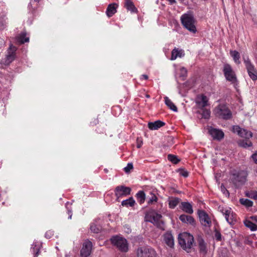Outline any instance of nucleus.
I'll list each match as a JSON object with an SVG mask.
<instances>
[{"instance_id": "f257e3e1", "label": "nucleus", "mask_w": 257, "mask_h": 257, "mask_svg": "<svg viewBox=\"0 0 257 257\" xmlns=\"http://www.w3.org/2000/svg\"><path fill=\"white\" fill-rule=\"evenodd\" d=\"M178 241L182 248L189 252L193 246L194 237L189 233L183 232L179 235Z\"/></svg>"}, {"instance_id": "f03ea898", "label": "nucleus", "mask_w": 257, "mask_h": 257, "mask_svg": "<svg viewBox=\"0 0 257 257\" xmlns=\"http://www.w3.org/2000/svg\"><path fill=\"white\" fill-rule=\"evenodd\" d=\"M181 20L183 26L190 32L195 33L196 28L195 26V19L191 14H185L182 16Z\"/></svg>"}, {"instance_id": "7ed1b4c3", "label": "nucleus", "mask_w": 257, "mask_h": 257, "mask_svg": "<svg viewBox=\"0 0 257 257\" xmlns=\"http://www.w3.org/2000/svg\"><path fill=\"white\" fill-rule=\"evenodd\" d=\"M247 173L241 171L232 174L230 180L235 187L238 188L244 184L246 180Z\"/></svg>"}, {"instance_id": "20e7f679", "label": "nucleus", "mask_w": 257, "mask_h": 257, "mask_svg": "<svg viewBox=\"0 0 257 257\" xmlns=\"http://www.w3.org/2000/svg\"><path fill=\"white\" fill-rule=\"evenodd\" d=\"M214 113L216 116L223 119H229L232 117L231 111L224 104H219L216 107Z\"/></svg>"}, {"instance_id": "39448f33", "label": "nucleus", "mask_w": 257, "mask_h": 257, "mask_svg": "<svg viewBox=\"0 0 257 257\" xmlns=\"http://www.w3.org/2000/svg\"><path fill=\"white\" fill-rule=\"evenodd\" d=\"M112 244L120 251L126 252L128 250L127 241L123 237L118 236H113L111 238Z\"/></svg>"}, {"instance_id": "423d86ee", "label": "nucleus", "mask_w": 257, "mask_h": 257, "mask_svg": "<svg viewBox=\"0 0 257 257\" xmlns=\"http://www.w3.org/2000/svg\"><path fill=\"white\" fill-rule=\"evenodd\" d=\"M137 257H158L156 251L152 247H139L136 249Z\"/></svg>"}, {"instance_id": "0eeeda50", "label": "nucleus", "mask_w": 257, "mask_h": 257, "mask_svg": "<svg viewBox=\"0 0 257 257\" xmlns=\"http://www.w3.org/2000/svg\"><path fill=\"white\" fill-rule=\"evenodd\" d=\"M223 71L227 80L231 82L232 84H235L236 82V77L230 65L228 64H224Z\"/></svg>"}, {"instance_id": "6e6552de", "label": "nucleus", "mask_w": 257, "mask_h": 257, "mask_svg": "<svg viewBox=\"0 0 257 257\" xmlns=\"http://www.w3.org/2000/svg\"><path fill=\"white\" fill-rule=\"evenodd\" d=\"M244 63L245 65L246 69L248 72L250 78L253 80H257V71L256 70L254 65L251 63L248 58H244Z\"/></svg>"}, {"instance_id": "1a4fd4ad", "label": "nucleus", "mask_w": 257, "mask_h": 257, "mask_svg": "<svg viewBox=\"0 0 257 257\" xmlns=\"http://www.w3.org/2000/svg\"><path fill=\"white\" fill-rule=\"evenodd\" d=\"M17 48L15 46L10 45L8 50V54L2 60V63L5 65H9L15 59V52Z\"/></svg>"}, {"instance_id": "9d476101", "label": "nucleus", "mask_w": 257, "mask_h": 257, "mask_svg": "<svg viewBox=\"0 0 257 257\" xmlns=\"http://www.w3.org/2000/svg\"><path fill=\"white\" fill-rule=\"evenodd\" d=\"M92 243L87 239L83 243L82 247L80 250V257H88L91 252Z\"/></svg>"}, {"instance_id": "9b49d317", "label": "nucleus", "mask_w": 257, "mask_h": 257, "mask_svg": "<svg viewBox=\"0 0 257 257\" xmlns=\"http://www.w3.org/2000/svg\"><path fill=\"white\" fill-rule=\"evenodd\" d=\"M232 131L234 133H237L240 137L245 138V139H250L252 137V134L251 132L242 128L238 125L233 126Z\"/></svg>"}, {"instance_id": "f8f14e48", "label": "nucleus", "mask_w": 257, "mask_h": 257, "mask_svg": "<svg viewBox=\"0 0 257 257\" xmlns=\"http://www.w3.org/2000/svg\"><path fill=\"white\" fill-rule=\"evenodd\" d=\"M198 214L200 222L202 225L210 227L211 225V221L207 213L203 210H198Z\"/></svg>"}, {"instance_id": "ddd939ff", "label": "nucleus", "mask_w": 257, "mask_h": 257, "mask_svg": "<svg viewBox=\"0 0 257 257\" xmlns=\"http://www.w3.org/2000/svg\"><path fill=\"white\" fill-rule=\"evenodd\" d=\"M131 191V188L123 185L118 186L115 189V195L118 196L130 195Z\"/></svg>"}, {"instance_id": "4468645a", "label": "nucleus", "mask_w": 257, "mask_h": 257, "mask_svg": "<svg viewBox=\"0 0 257 257\" xmlns=\"http://www.w3.org/2000/svg\"><path fill=\"white\" fill-rule=\"evenodd\" d=\"M164 242L170 247H173L174 245V237L170 231H167L163 235Z\"/></svg>"}, {"instance_id": "2eb2a0df", "label": "nucleus", "mask_w": 257, "mask_h": 257, "mask_svg": "<svg viewBox=\"0 0 257 257\" xmlns=\"http://www.w3.org/2000/svg\"><path fill=\"white\" fill-rule=\"evenodd\" d=\"M162 215L156 212L153 213L150 216L149 221L153 223L158 227H161L162 221L161 218Z\"/></svg>"}, {"instance_id": "dca6fc26", "label": "nucleus", "mask_w": 257, "mask_h": 257, "mask_svg": "<svg viewBox=\"0 0 257 257\" xmlns=\"http://www.w3.org/2000/svg\"><path fill=\"white\" fill-rule=\"evenodd\" d=\"M208 101L207 97L204 95H202L200 96H198L196 100V103L197 105V107L202 109L208 105Z\"/></svg>"}, {"instance_id": "f3484780", "label": "nucleus", "mask_w": 257, "mask_h": 257, "mask_svg": "<svg viewBox=\"0 0 257 257\" xmlns=\"http://www.w3.org/2000/svg\"><path fill=\"white\" fill-rule=\"evenodd\" d=\"M209 132L214 139L220 140L224 137V133L221 130L216 128H211L209 131Z\"/></svg>"}, {"instance_id": "a211bd4d", "label": "nucleus", "mask_w": 257, "mask_h": 257, "mask_svg": "<svg viewBox=\"0 0 257 257\" xmlns=\"http://www.w3.org/2000/svg\"><path fill=\"white\" fill-rule=\"evenodd\" d=\"M179 219L183 223H187L194 226L196 224L195 219L191 216L182 214L179 216Z\"/></svg>"}, {"instance_id": "6ab92c4d", "label": "nucleus", "mask_w": 257, "mask_h": 257, "mask_svg": "<svg viewBox=\"0 0 257 257\" xmlns=\"http://www.w3.org/2000/svg\"><path fill=\"white\" fill-rule=\"evenodd\" d=\"M118 5L116 3H112L108 5L106 11V15L109 18L112 17L116 13V9Z\"/></svg>"}, {"instance_id": "aec40b11", "label": "nucleus", "mask_w": 257, "mask_h": 257, "mask_svg": "<svg viewBox=\"0 0 257 257\" xmlns=\"http://www.w3.org/2000/svg\"><path fill=\"white\" fill-rule=\"evenodd\" d=\"M185 53L183 50L175 48L172 51L171 60H174L176 59L177 58H181L183 57Z\"/></svg>"}, {"instance_id": "412c9836", "label": "nucleus", "mask_w": 257, "mask_h": 257, "mask_svg": "<svg viewBox=\"0 0 257 257\" xmlns=\"http://www.w3.org/2000/svg\"><path fill=\"white\" fill-rule=\"evenodd\" d=\"M180 208L184 212L188 214H192L193 210L192 205L188 202H182Z\"/></svg>"}, {"instance_id": "4be33fe9", "label": "nucleus", "mask_w": 257, "mask_h": 257, "mask_svg": "<svg viewBox=\"0 0 257 257\" xmlns=\"http://www.w3.org/2000/svg\"><path fill=\"white\" fill-rule=\"evenodd\" d=\"M197 240L198 243L200 251L204 254H206L207 252L206 244L202 236H198Z\"/></svg>"}, {"instance_id": "5701e85b", "label": "nucleus", "mask_w": 257, "mask_h": 257, "mask_svg": "<svg viewBox=\"0 0 257 257\" xmlns=\"http://www.w3.org/2000/svg\"><path fill=\"white\" fill-rule=\"evenodd\" d=\"M124 7L127 11H131L132 13H137L138 12L134 3L131 0H125Z\"/></svg>"}, {"instance_id": "b1692460", "label": "nucleus", "mask_w": 257, "mask_h": 257, "mask_svg": "<svg viewBox=\"0 0 257 257\" xmlns=\"http://www.w3.org/2000/svg\"><path fill=\"white\" fill-rule=\"evenodd\" d=\"M165 122L161 120L148 123V127L151 130H157L165 125Z\"/></svg>"}, {"instance_id": "393cba45", "label": "nucleus", "mask_w": 257, "mask_h": 257, "mask_svg": "<svg viewBox=\"0 0 257 257\" xmlns=\"http://www.w3.org/2000/svg\"><path fill=\"white\" fill-rule=\"evenodd\" d=\"M224 216L226 220L230 224H233L235 220L233 213L231 212L230 210L226 209L224 212Z\"/></svg>"}, {"instance_id": "a878e982", "label": "nucleus", "mask_w": 257, "mask_h": 257, "mask_svg": "<svg viewBox=\"0 0 257 257\" xmlns=\"http://www.w3.org/2000/svg\"><path fill=\"white\" fill-rule=\"evenodd\" d=\"M249 139H246L245 140H240L237 142L238 145L243 148H247L252 146V144L249 140Z\"/></svg>"}, {"instance_id": "bb28decb", "label": "nucleus", "mask_w": 257, "mask_h": 257, "mask_svg": "<svg viewBox=\"0 0 257 257\" xmlns=\"http://www.w3.org/2000/svg\"><path fill=\"white\" fill-rule=\"evenodd\" d=\"M165 104L167 105L170 109L175 112H177L178 109L176 106L173 103V102L167 97H164Z\"/></svg>"}, {"instance_id": "cd10ccee", "label": "nucleus", "mask_w": 257, "mask_h": 257, "mask_svg": "<svg viewBox=\"0 0 257 257\" xmlns=\"http://www.w3.org/2000/svg\"><path fill=\"white\" fill-rule=\"evenodd\" d=\"M17 40L20 44H22L25 42H29V37H26V34L25 33H22L17 36Z\"/></svg>"}, {"instance_id": "c85d7f7f", "label": "nucleus", "mask_w": 257, "mask_h": 257, "mask_svg": "<svg viewBox=\"0 0 257 257\" xmlns=\"http://www.w3.org/2000/svg\"><path fill=\"white\" fill-rule=\"evenodd\" d=\"M180 199L177 197H171L169 199V205L170 208H174L180 202Z\"/></svg>"}, {"instance_id": "c756f323", "label": "nucleus", "mask_w": 257, "mask_h": 257, "mask_svg": "<svg viewBox=\"0 0 257 257\" xmlns=\"http://www.w3.org/2000/svg\"><path fill=\"white\" fill-rule=\"evenodd\" d=\"M135 201L133 197L123 200L121 202V205L123 206H131L133 207L135 205Z\"/></svg>"}, {"instance_id": "7c9ffc66", "label": "nucleus", "mask_w": 257, "mask_h": 257, "mask_svg": "<svg viewBox=\"0 0 257 257\" xmlns=\"http://www.w3.org/2000/svg\"><path fill=\"white\" fill-rule=\"evenodd\" d=\"M230 54L231 56V57H232L234 62L236 64H239L240 63V62L239 61L240 54L237 51H236L235 50L230 51Z\"/></svg>"}, {"instance_id": "2f4dec72", "label": "nucleus", "mask_w": 257, "mask_h": 257, "mask_svg": "<svg viewBox=\"0 0 257 257\" xmlns=\"http://www.w3.org/2000/svg\"><path fill=\"white\" fill-rule=\"evenodd\" d=\"M244 223L245 226L249 228L251 231H255L257 230V225L251 221L246 220L244 221Z\"/></svg>"}, {"instance_id": "473e14b6", "label": "nucleus", "mask_w": 257, "mask_h": 257, "mask_svg": "<svg viewBox=\"0 0 257 257\" xmlns=\"http://www.w3.org/2000/svg\"><path fill=\"white\" fill-rule=\"evenodd\" d=\"M239 202L241 204L247 207H251L253 205L252 201L247 199L241 198L239 199Z\"/></svg>"}, {"instance_id": "72a5a7b5", "label": "nucleus", "mask_w": 257, "mask_h": 257, "mask_svg": "<svg viewBox=\"0 0 257 257\" xmlns=\"http://www.w3.org/2000/svg\"><path fill=\"white\" fill-rule=\"evenodd\" d=\"M145 197V194L143 191H140L137 194V197L140 204L144 202L146 198Z\"/></svg>"}, {"instance_id": "f704fd0d", "label": "nucleus", "mask_w": 257, "mask_h": 257, "mask_svg": "<svg viewBox=\"0 0 257 257\" xmlns=\"http://www.w3.org/2000/svg\"><path fill=\"white\" fill-rule=\"evenodd\" d=\"M167 158L169 161L175 164H177L180 161L177 156L172 154H169Z\"/></svg>"}, {"instance_id": "c9c22d12", "label": "nucleus", "mask_w": 257, "mask_h": 257, "mask_svg": "<svg viewBox=\"0 0 257 257\" xmlns=\"http://www.w3.org/2000/svg\"><path fill=\"white\" fill-rule=\"evenodd\" d=\"M202 117L205 119H208L210 116V111L206 108H202Z\"/></svg>"}, {"instance_id": "e433bc0d", "label": "nucleus", "mask_w": 257, "mask_h": 257, "mask_svg": "<svg viewBox=\"0 0 257 257\" xmlns=\"http://www.w3.org/2000/svg\"><path fill=\"white\" fill-rule=\"evenodd\" d=\"M180 77L182 78V79L184 80L187 76V70L185 68L182 67L180 68Z\"/></svg>"}, {"instance_id": "4c0bfd02", "label": "nucleus", "mask_w": 257, "mask_h": 257, "mask_svg": "<svg viewBox=\"0 0 257 257\" xmlns=\"http://www.w3.org/2000/svg\"><path fill=\"white\" fill-rule=\"evenodd\" d=\"M90 230L93 232L97 233L100 231V228L95 224H92L90 226Z\"/></svg>"}, {"instance_id": "58836bf2", "label": "nucleus", "mask_w": 257, "mask_h": 257, "mask_svg": "<svg viewBox=\"0 0 257 257\" xmlns=\"http://www.w3.org/2000/svg\"><path fill=\"white\" fill-rule=\"evenodd\" d=\"M255 193L256 191H246L245 192V196L247 197L255 199Z\"/></svg>"}, {"instance_id": "ea45409f", "label": "nucleus", "mask_w": 257, "mask_h": 257, "mask_svg": "<svg viewBox=\"0 0 257 257\" xmlns=\"http://www.w3.org/2000/svg\"><path fill=\"white\" fill-rule=\"evenodd\" d=\"M33 248V251L34 254V257H37L38 255L39 254V246H37L36 245H35L33 244L32 245Z\"/></svg>"}, {"instance_id": "a19ab883", "label": "nucleus", "mask_w": 257, "mask_h": 257, "mask_svg": "<svg viewBox=\"0 0 257 257\" xmlns=\"http://www.w3.org/2000/svg\"><path fill=\"white\" fill-rule=\"evenodd\" d=\"M178 172L181 176L184 177H187L188 176V172L183 169H179Z\"/></svg>"}, {"instance_id": "79ce46f5", "label": "nucleus", "mask_w": 257, "mask_h": 257, "mask_svg": "<svg viewBox=\"0 0 257 257\" xmlns=\"http://www.w3.org/2000/svg\"><path fill=\"white\" fill-rule=\"evenodd\" d=\"M133 164L131 163H128L127 166L125 167H124V171L126 173H128L131 170L133 169Z\"/></svg>"}, {"instance_id": "37998d69", "label": "nucleus", "mask_w": 257, "mask_h": 257, "mask_svg": "<svg viewBox=\"0 0 257 257\" xmlns=\"http://www.w3.org/2000/svg\"><path fill=\"white\" fill-rule=\"evenodd\" d=\"M220 189H221V192L224 194H225L226 196H229V193L228 191L226 189V188L225 187V186L223 185H222V184L221 185V186L220 187Z\"/></svg>"}, {"instance_id": "c03bdc74", "label": "nucleus", "mask_w": 257, "mask_h": 257, "mask_svg": "<svg viewBox=\"0 0 257 257\" xmlns=\"http://www.w3.org/2000/svg\"><path fill=\"white\" fill-rule=\"evenodd\" d=\"M214 237L216 240L217 241H220L221 240V234L217 230H215V231Z\"/></svg>"}, {"instance_id": "a18cd8bd", "label": "nucleus", "mask_w": 257, "mask_h": 257, "mask_svg": "<svg viewBox=\"0 0 257 257\" xmlns=\"http://www.w3.org/2000/svg\"><path fill=\"white\" fill-rule=\"evenodd\" d=\"M157 199L158 198L155 195L152 194V197L150 198L149 200L148 201V203L152 204L154 202H157Z\"/></svg>"}, {"instance_id": "49530a36", "label": "nucleus", "mask_w": 257, "mask_h": 257, "mask_svg": "<svg viewBox=\"0 0 257 257\" xmlns=\"http://www.w3.org/2000/svg\"><path fill=\"white\" fill-rule=\"evenodd\" d=\"M6 25V22L4 19V18H0V30H2L4 28L5 26Z\"/></svg>"}, {"instance_id": "de8ad7c7", "label": "nucleus", "mask_w": 257, "mask_h": 257, "mask_svg": "<svg viewBox=\"0 0 257 257\" xmlns=\"http://www.w3.org/2000/svg\"><path fill=\"white\" fill-rule=\"evenodd\" d=\"M251 158L253 161L257 164V152L251 156Z\"/></svg>"}, {"instance_id": "09e8293b", "label": "nucleus", "mask_w": 257, "mask_h": 257, "mask_svg": "<svg viewBox=\"0 0 257 257\" xmlns=\"http://www.w3.org/2000/svg\"><path fill=\"white\" fill-rule=\"evenodd\" d=\"M5 41L3 39L0 38V48L5 45Z\"/></svg>"}, {"instance_id": "8fccbe9b", "label": "nucleus", "mask_w": 257, "mask_h": 257, "mask_svg": "<svg viewBox=\"0 0 257 257\" xmlns=\"http://www.w3.org/2000/svg\"><path fill=\"white\" fill-rule=\"evenodd\" d=\"M250 219L252 220V221L257 222V216H252L250 217Z\"/></svg>"}, {"instance_id": "3c124183", "label": "nucleus", "mask_w": 257, "mask_h": 257, "mask_svg": "<svg viewBox=\"0 0 257 257\" xmlns=\"http://www.w3.org/2000/svg\"><path fill=\"white\" fill-rule=\"evenodd\" d=\"M219 209H220V211L223 213V214L224 215V212L226 209H224L223 207H219Z\"/></svg>"}, {"instance_id": "603ef678", "label": "nucleus", "mask_w": 257, "mask_h": 257, "mask_svg": "<svg viewBox=\"0 0 257 257\" xmlns=\"http://www.w3.org/2000/svg\"><path fill=\"white\" fill-rule=\"evenodd\" d=\"M142 77L145 80H147L148 79V76L147 75L143 74L142 75Z\"/></svg>"}, {"instance_id": "864d4df0", "label": "nucleus", "mask_w": 257, "mask_h": 257, "mask_svg": "<svg viewBox=\"0 0 257 257\" xmlns=\"http://www.w3.org/2000/svg\"><path fill=\"white\" fill-rule=\"evenodd\" d=\"M68 214H69V218L71 219L72 216L71 211L69 210Z\"/></svg>"}, {"instance_id": "5fc2aeb1", "label": "nucleus", "mask_w": 257, "mask_h": 257, "mask_svg": "<svg viewBox=\"0 0 257 257\" xmlns=\"http://www.w3.org/2000/svg\"><path fill=\"white\" fill-rule=\"evenodd\" d=\"M141 147V144H138V145H137V147H138V148H140Z\"/></svg>"}, {"instance_id": "6e6d98bb", "label": "nucleus", "mask_w": 257, "mask_h": 257, "mask_svg": "<svg viewBox=\"0 0 257 257\" xmlns=\"http://www.w3.org/2000/svg\"><path fill=\"white\" fill-rule=\"evenodd\" d=\"M255 200H257V191H256V193H255Z\"/></svg>"}, {"instance_id": "4d7b16f0", "label": "nucleus", "mask_w": 257, "mask_h": 257, "mask_svg": "<svg viewBox=\"0 0 257 257\" xmlns=\"http://www.w3.org/2000/svg\"><path fill=\"white\" fill-rule=\"evenodd\" d=\"M146 97H148V98H149L150 97V95H147Z\"/></svg>"}, {"instance_id": "13d9d810", "label": "nucleus", "mask_w": 257, "mask_h": 257, "mask_svg": "<svg viewBox=\"0 0 257 257\" xmlns=\"http://www.w3.org/2000/svg\"><path fill=\"white\" fill-rule=\"evenodd\" d=\"M35 2H38L39 1V0H34Z\"/></svg>"}, {"instance_id": "bf43d9fd", "label": "nucleus", "mask_w": 257, "mask_h": 257, "mask_svg": "<svg viewBox=\"0 0 257 257\" xmlns=\"http://www.w3.org/2000/svg\"><path fill=\"white\" fill-rule=\"evenodd\" d=\"M130 232H131V230H129L128 231H127V233H129Z\"/></svg>"}, {"instance_id": "052dcab7", "label": "nucleus", "mask_w": 257, "mask_h": 257, "mask_svg": "<svg viewBox=\"0 0 257 257\" xmlns=\"http://www.w3.org/2000/svg\"><path fill=\"white\" fill-rule=\"evenodd\" d=\"M130 229L129 228H127V231H128Z\"/></svg>"}]
</instances>
